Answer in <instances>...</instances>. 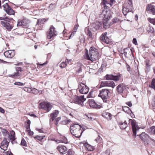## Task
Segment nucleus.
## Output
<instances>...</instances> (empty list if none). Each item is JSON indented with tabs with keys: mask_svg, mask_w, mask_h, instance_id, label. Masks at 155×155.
<instances>
[{
	"mask_svg": "<svg viewBox=\"0 0 155 155\" xmlns=\"http://www.w3.org/2000/svg\"><path fill=\"white\" fill-rule=\"evenodd\" d=\"M15 133L14 131L12 130L10 131V134H9L8 136V139H9V141L10 140L11 142H13L14 141L16 138L15 137Z\"/></svg>",
	"mask_w": 155,
	"mask_h": 155,
	"instance_id": "nucleus-25",
	"label": "nucleus"
},
{
	"mask_svg": "<svg viewBox=\"0 0 155 155\" xmlns=\"http://www.w3.org/2000/svg\"><path fill=\"white\" fill-rule=\"evenodd\" d=\"M55 29V28L53 25L51 26L47 32V37L48 39H53V38L56 36L57 33Z\"/></svg>",
	"mask_w": 155,
	"mask_h": 155,
	"instance_id": "nucleus-7",
	"label": "nucleus"
},
{
	"mask_svg": "<svg viewBox=\"0 0 155 155\" xmlns=\"http://www.w3.org/2000/svg\"><path fill=\"white\" fill-rule=\"evenodd\" d=\"M149 87L153 89L155 91V79H153L150 83L149 85Z\"/></svg>",
	"mask_w": 155,
	"mask_h": 155,
	"instance_id": "nucleus-36",
	"label": "nucleus"
},
{
	"mask_svg": "<svg viewBox=\"0 0 155 155\" xmlns=\"http://www.w3.org/2000/svg\"><path fill=\"white\" fill-rule=\"evenodd\" d=\"M130 9L126 7H124L122 9V12L124 15L126 16L128 13Z\"/></svg>",
	"mask_w": 155,
	"mask_h": 155,
	"instance_id": "nucleus-35",
	"label": "nucleus"
},
{
	"mask_svg": "<svg viewBox=\"0 0 155 155\" xmlns=\"http://www.w3.org/2000/svg\"><path fill=\"white\" fill-rule=\"evenodd\" d=\"M57 150L61 153L64 154L67 153V149L64 146L59 145L57 147Z\"/></svg>",
	"mask_w": 155,
	"mask_h": 155,
	"instance_id": "nucleus-21",
	"label": "nucleus"
},
{
	"mask_svg": "<svg viewBox=\"0 0 155 155\" xmlns=\"http://www.w3.org/2000/svg\"><path fill=\"white\" fill-rule=\"evenodd\" d=\"M130 107H131L132 106V104L131 103L130 101L127 102L126 103Z\"/></svg>",
	"mask_w": 155,
	"mask_h": 155,
	"instance_id": "nucleus-61",
	"label": "nucleus"
},
{
	"mask_svg": "<svg viewBox=\"0 0 155 155\" xmlns=\"http://www.w3.org/2000/svg\"><path fill=\"white\" fill-rule=\"evenodd\" d=\"M0 20H2L0 22L2 25L8 31H10L14 26L11 19L6 17H0Z\"/></svg>",
	"mask_w": 155,
	"mask_h": 155,
	"instance_id": "nucleus-3",
	"label": "nucleus"
},
{
	"mask_svg": "<svg viewBox=\"0 0 155 155\" xmlns=\"http://www.w3.org/2000/svg\"><path fill=\"white\" fill-rule=\"evenodd\" d=\"M110 19V16L104 15V18L103 21V24L104 28H106L108 27H109L110 26V24L108 23Z\"/></svg>",
	"mask_w": 155,
	"mask_h": 155,
	"instance_id": "nucleus-17",
	"label": "nucleus"
},
{
	"mask_svg": "<svg viewBox=\"0 0 155 155\" xmlns=\"http://www.w3.org/2000/svg\"><path fill=\"white\" fill-rule=\"evenodd\" d=\"M4 54L5 57L8 58H12L15 55V51L14 50H9L5 51Z\"/></svg>",
	"mask_w": 155,
	"mask_h": 155,
	"instance_id": "nucleus-16",
	"label": "nucleus"
},
{
	"mask_svg": "<svg viewBox=\"0 0 155 155\" xmlns=\"http://www.w3.org/2000/svg\"><path fill=\"white\" fill-rule=\"evenodd\" d=\"M105 77L107 80H112L117 81L120 80L122 77V75L119 74L117 75H113L112 74H107Z\"/></svg>",
	"mask_w": 155,
	"mask_h": 155,
	"instance_id": "nucleus-11",
	"label": "nucleus"
},
{
	"mask_svg": "<svg viewBox=\"0 0 155 155\" xmlns=\"http://www.w3.org/2000/svg\"><path fill=\"white\" fill-rule=\"evenodd\" d=\"M146 10L147 11H150L153 15H155V7L153 5L151 4L148 5L147 6Z\"/></svg>",
	"mask_w": 155,
	"mask_h": 155,
	"instance_id": "nucleus-23",
	"label": "nucleus"
},
{
	"mask_svg": "<svg viewBox=\"0 0 155 155\" xmlns=\"http://www.w3.org/2000/svg\"><path fill=\"white\" fill-rule=\"evenodd\" d=\"M59 112L58 110H55L52 113H51L50 114V116L51 117V118L50 120V122L51 121H53L54 120L55 118L59 114Z\"/></svg>",
	"mask_w": 155,
	"mask_h": 155,
	"instance_id": "nucleus-27",
	"label": "nucleus"
},
{
	"mask_svg": "<svg viewBox=\"0 0 155 155\" xmlns=\"http://www.w3.org/2000/svg\"><path fill=\"white\" fill-rule=\"evenodd\" d=\"M75 33V32H74V31H73V32H72L71 33V34L70 35V38L74 36V35Z\"/></svg>",
	"mask_w": 155,
	"mask_h": 155,
	"instance_id": "nucleus-64",
	"label": "nucleus"
},
{
	"mask_svg": "<svg viewBox=\"0 0 155 155\" xmlns=\"http://www.w3.org/2000/svg\"><path fill=\"white\" fill-rule=\"evenodd\" d=\"M14 84L18 86H23L24 85V84L22 83L19 82H16L14 83Z\"/></svg>",
	"mask_w": 155,
	"mask_h": 155,
	"instance_id": "nucleus-50",
	"label": "nucleus"
},
{
	"mask_svg": "<svg viewBox=\"0 0 155 155\" xmlns=\"http://www.w3.org/2000/svg\"><path fill=\"white\" fill-rule=\"evenodd\" d=\"M45 110L47 112H49L53 107V104L49 102H43L39 103V107Z\"/></svg>",
	"mask_w": 155,
	"mask_h": 155,
	"instance_id": "nucleus-6",
	"label": "nucleus"
},
{
	"mask_svg": "<svg viewBox=\"0 0 155 155\" xmlns=\"http://www.w3.org/2000/svg\"><path fill=\"white\" fill-rule=\"evenodd\" d=\"M123 110L124 112H127L129 110V108L127 107H123Z\"/></svg>",
	"mask_w": 155,
	"mask_h": 155,
	"instance_id": "nucleus-55",
	"label": "nucleus"
},
{
	"mask_svg": "<svg viewBox=\"0 0 155 155\" xmlns=\"http://www.w3.org/2000/svg\"><path fill=\"white\" fill-rule=\"evenodd\" d=\"M64 117L63 116H62L61 117H58L57 118H56L55 120L57 122H58L60 120H61V122L62 120H64Z\"/></svg>",
	"mask_w": 155,
	"mask_h": 155,
	"instance_id": "nucleus-48",
	"label": "nucleus"
},
{
	"mask_svg": "<svg viewBox=\"0 0 155 155\" xmlns=\"http://www.w3.org/2000/svg\"><path fill=\"white\" fill-rule=\"evenodd\" d=\"M46 21V20L45 18L41 19L39 21V25H41V24H44Z\"/></svg>",
	"mask_w": 155,
	"mask_h": 155,
	"instance_id": "nucleus-53",
	"label": "nucleus"
},
{
	"mask_svg": "<svg viewBox=\"0 0 155 155\" xmlns=\"http://www.w3.org/2000/svg\"><path fill=\"white\" fill-rule=\"evenodd\" d=\"M126 65H127V70L128 71H130V67L129 65L128 64H127Z\"/></svg>",
	"mask_w": 155,
	"mask_h": 155,
	"instance_id": "nucleus-63",
	"label": "nucleus"
},
{
	"mask_svg": "<svg viewBox=\"0 0 155 155\" xmlns=\"http://www.w3.org/2000/svg\"><path fill=\"white\" fill-rule=\"evenodd\" d=\"M4 10L9 15H14V11L9 6L8 3H6L2 6Z\"/></svg>",
	"mask_w": 155,
	"mask_h": 155,
	"instance_id": "nucleus-10",
	"label": "nucleus"
},
{
	"mask_svg": "<svg viewBox=\"0 0 155 155\" xmlns=\"http://www.w3.org/2000/svg\"><path fill=\"white\" fill-rule=\"evenodd\" d=\"M47 64V61L43 63H39V65L40 66H44L45 65Z\"/></svg>",
	"mask_w": 155,
	"mask_h": 155,
	"instance_id": "nucleus-62",
	"label": "nucleus"
},
{
	"mask_svg": "<svg viewBox=\"0 0 155 155\" xmlns=\"http://www.w3.org/2000/svg\"><path fill=\"white\" fill-rule=\"evenodd\" d=\"M60 141L61 142L66 143H67V139L65 137H64L63 138V140H61Z\"/></svg>",
	"mask_w": 155,
	"mask_h": 155,
	"instance_id": "nucleus-54",
	"label": "nucleus"
},
{
	"mask_svg": "<svg viewBox=\"0 0 155 155\" xmlns=\"http://www.w3.org/2000/svg\"><path fill=\"white\" fill-rule=\"evenodd\" d=\"M26 131L28 133V134L30 136H31L34 134L33 132L30 129H29V130L28 129L26 130Z\"/></svg>",
	"mask_w": 155,
	"mask_h": 155,
	"instance_id": "nucleus-51",
	"label": "nucleus"
},
{
	"mask_svg": "<svg viewBox=\"0 0 155 155\" xmlns=\"http://www.w3.org/2000/svg\"><path fill=\"white\" fill-rule=\"evenodd\" d=\"M110 91L107 89H103L100 91V93L98 96L100 97L104 102H107L109 99Z\"/></svg>",
	"mask_w": 155,
	"mask_h": 155,
	"instance_id": "nucleus-5",
	"label": "nucleus"
},
{
	"mask_svg": "<svg viewBox=\"0 0 155 155\" xmlns=\"http://www.w3.org/2000/svg\"><path fill=\"white\" fill-rule=\"evenodd\" d=\"M71 122V120H67L66 117H64V120H62L60 123L61 124H66L69 123Z\"/></svg>",
	"mask_w": 155,
	"mask_h": 155,
	"instance_id": "nucleus-38",
	"label": "nucleus"
},
{
	"mask_svg": "<svg viewBox=\"0 0 155 155\" xmlns=\"http://www.w3.org/2000/svg\"><path fill=\"white\" fill-rule=\"evenodd\" d=\"M114 1H102V4L104 5V7H111L113 5Z\"/></svg>",
	"mask_w": 155,
	"mask_h": 155,
	"instance_id": "nucleus-24",
	"label": "nucleus"
},
{
	"mask_svg": "<svg viewBox=\"0 0 155 155\" xmlns=\"http://www.w3.org/2000/svg\"><path fill=\"white\" fill-rule=\"evenodd\" d=\"M16 72L11 75V77L14 78H16L18 77L21 76L23 71L21 67H17L16 68Z\"/></svg>",
	"mask_w": 155,
	"mask_h": 155,
	"instance_id": "nucleus-13",
	"label": "nucleus"
},
{
	"mask_svg": "<svg viewBox=\"0 0 155 155\" xmlns=\"http://www.w3.org/2000/svg\"><path fill=\"white\" fill-rule=\"evenodd\" d=\"M21 146H24L25 147L27 146V142L24 138H22L21 140Z\"/></svg>",
	"mask_w": 155,
	"mask_h": 155,
	"instance_id": "nucleus-42",
	"label": "nucleus"
},
{
	"mask_svg": "<svg viewBox=\"0 0 155 155\" xmlns=\"http://www.w3.org/2000/svg\"><path fill=\"white\" fill-rule=\"evenodd\" d=\"M139 135H140V137L141 139L144 142L145 145H147L148 143H147V140L149 138V137L148 135L145 132L142 133L140 134H137L138 136Z\"/></svg>",
	"mask_w": 155,
	"mask_h": 155,
	"instance_id": "nucleus-19",
	"label": "nucleus"
},
{
	"mask_svg": "<svg viewBox=\"0 0 155 155\" xmlns=\"http://www.w3.org/2000/svg\"><path fill=\"white\" fill-rule=\"evenodd\" d=\"M81 125L78 124L71 125L70 127V131L71 134L76 137H80L83 133V130H81Z\"/></svg>",
	"mask_w": 155,
	"mask_h": 155,
	"instance_id": "nucleus-2",
	"label": "nucleus"
},
{
	"mask_svg": "<svg viewBox=\"0 0 155 155\" xmlns=\"http://www.w3.org/2000/svg\"><path fill=\"white\" fill-rule=\"evenodd\" d=\"M102 23L99 21H97L93 25V27L96 30H97L101 27Z\"/></svg>",
	"mask_w": 155,
	"mask_h": 155,
	"instance_id": "nucleus-31",
	"label": "nucleus"
},
{
	"mask_svg": "<svg viewBox=\"0 0 155 155\" xmlns=\"http://www.w3.org/2000/svg\"><path fill=\"white\" fill-rule=\"evenodd\" d=\"M129 121L132 127L133 134L134 135L136 136L137 132L140 129V127L135 120L130 119L129 120Z\"/></svg>",
	"mask_w": 155,
	"mask_h": 155,
	"instance_id": "nucleus-8",
	"label": "nucleus"
},
{
	"mask_svg": "<svg viewBox=\"0 0 155 155\" xmlns=\"http://www.w3.org/2000/svg\"><path fill=\"white\" fill-rule=\"evenodd\" d=\"M29 21L26 19H23L22 20H18V22L17 26H22L23 27L28 26Z\"/></svg>",
	"mask_w": 155,
	"mask_h": 155,
	"instance_id": "nucleus-15",
	"label": "nucleus"
},
{
	"mask_svg": "<svg viewBox=\"0 0 155 155\" xmlns=\"http://www.w3.org/2000/svg\"><path fill=\"white\" fill-rule=\"evenodd\" d=\"M78 89L80 93L83 94H87L89 91L88 87L83 84L78 85Z\"/></svg>",
	"mask_w": 155,
	"mask_h": 155,
	"instance_id": "nucleus-9",
	"label": "nucleus"
},
{
	"mask_svg": "<svg viewBox=\"0 0 155 155\" xmlns=\"http://www.w3.org/2000/svg\"><path fill=\"white\" fill-rule=\"evenodd\" d=\"M124 53L125 57L128 58L132 54L131 49L130 48H126L124 50Z\"/></svg>",
	"mask_w": 155,
	"mask_h": 155,
	"instance_id": "nucleus-26",
	"label": "nucleus"
},
{
	"mask_svg": "<svg viewBox=\"0 0 155 155\" xmlns=\"http://www.w3.org/2000/svg\"><path fill=\"white\" fill-rule=\"evenodd\" d=\"M102 139V138L101 137L99 136H98V137L95 139V141L98 142L99 141H100Z\"/></svg>",
	"mask_w": 155,
	"mask_h": 155,
	"instance_id": "nucleus-56",
	"label": "nucleus"
},
{
	"mask_svg": "<svg viewBox=\"0 0 155 155\" xmlns=\"http://www.w3.org/2000/svg\"><path fill=\"white\" fill-rule=\"evenodd\" d=\"M127 126V124H124V123H121L120 125V128L122 129H125Z\"/></svg>",
	"mask_w": 155,
	"mask_h": 155,
	"instance_id": "nucleus-46",
	"label": "nucleus"
},
{
	"mask_svg": "<svg viewBox=\"0 0 155 155\" xmlns=\"http://www.w3.org/2000/svg\"><path fill=\"white\" fill-rule=\"evenodd\" d=\"M125 89V87L123 84H120L117 87V90L118 93L120 94L123 93Z\"/></svg>",
	"mask_w": 155,
	"mask_h": 155,
	"instance_id": "nucleus-28",
	"label": "nucleus"
},
{
	"mask_svg": "<svg viewBox=\"0 0 155 155\" xmlns=\"http://www.w3.org/2000/svg\"><path fill=\"white\" fill-rule=\"evenodd\" d=\"M133 42L135 45H137V39L135 38H134L133 39Z\"/></svg>",
	"mask_w": 155,
	"mask_h": 155,
	"instance_id": "nucleus-58",
	"label": "nucleus"
},
{
	"mask_svg": "<svg viewBox=\"0 0 155 155\" xmlns=\"http://www.w3.org/2000/svg\"><path fill=\"white\" fill-rule=\"evenodd\" d=\"M123 7H126L132 10L133 8L132 1H126L124 4Z\"/></svg>",
	"mask_w": 155,
	"mask_h": 155,
	"instance_id": "nucleus-22",
	"label": "nucleus"
},
{
	"mask_svg": "<svg viewBox=\"0 0 155 155\" xmlns=\"http://www.w3.org/2000/svg\"><path fill=\"white\" fill-rule=\"evenodd\" d=\"M86 58L92 61L99 59V54L97 50L94 47L90 48L89 53H86Z\"/></svg>",
	"mask_w": 155,
	"mask_h": 155,
	"instance_id": "nucleus-1",
	"label": "nucleus"
},
{
	"mask_svg": "<svg viewBox=\"0 0 155 155\" xmlns=\"http://www.w3.org/2000/svg\"><path fill=\"white\" fill-rule=\"evenodd\" d=\"M24 90L25 91L30 93H31L32 91V88H31L25 87Z\"/></svg>",
	"mask_w": 155,
	"mask_h": 155,
	"instance_id": "nucleus-49",
	"label": "nucleus"
},
{
	"mask_svg": "<svg viewBox=\"0 0 155 155\" xmlns=\"http://www.w3.org/2000/svg\"><path fill=\"white\" fill-rule=\"evenodd\" d=\"M87 117L90 120H92L94 119V116L93 115L91 114H88L87 115Z\"/></svg>",
	"mask_w": 155,
	"mask_h": 155,
	"instance_id": "nucleus-47",
	"label": "nucleus"
},
{
	"mask_svg": "<svg viewBox=\"0 0 155 155\" xmlns=\"http://www.w3.org/2000/svg\"><path fill=\"white\" fill-rule=\"evenodd\" d=\"M71 61V60H68L67 59L65 62H63L60 64V67L62 68H65L67 66L68 64Z\"/></svg>",
	"mask_w": 155,
	"mask_h": 155,
	"instance_id": "nucleus-30",
	"label": "nucleus"
},
{
	"mask_svg": "<svg viewBox=\"0 0 155 155\" xmlns=\"http://www.w3.org/2000/svg\"><path fill=\"white\" fill-rule=\"evenodd\" d=\"M9 142V139H7L6 138H4L3 140L1 143V148L4 150H6Z\"/></svg>",
	"mask_w": 155,
	"mask_h": 155,
	"instance_id": "nucleus-14",
	"label": "nucleus"
},
{
	"mask_svg": "<svg viewBox=\"0 0 155 155\" xmlns=\"http://www.w3.org/2000/svg\"><path fill=\"white\" fill-rule=\"evenodd\" d=\"M150 129L151 130L152 133L153 134H155V127L154 126H152L151 127Z\"/></svg>",
	"mask_w": 155,
	"mask_h": 155,
	"instance_id": "nucleus-52",
	"label": "nucleus"
},
{
	"mask_svg": "<svg viewBox=\"0 0 155 155\" xmlns=\"http://www.w3.org/2000/svg\"><path fill=\"white\" fill-rule=\"evenodd\" d=\"M100 86L101 87H109L114 88L116 86V84L113 81H102L101 83Z\"/></svg>",
	"mask_w": 155,
	"mask_h": 155,
	"instance_id": "nucleus-12",
	"label": "nucleus"
},
{
	"mask_svg": "<svg viewBox=\"0 0 155 155\" xmlns=\"http://www.w3.org/2000/svg\"><path fill=\"white\" fill-rule=\"evenodd\" d=\"M146 29L148 33H153L154 31V28L152 27H151L150 26H147Z\"/></svg>",
	"mask_w": 155,
	"mask_h": 155,
	"instance_id": "nucleus-40",
	"label": "nucleus"
},
{
	"mask_svg": "<svg viewBox=\"0 0 155 155\" xmlns=\"http://www.w3.org/2000/svg\"><path fill=\"white\" fill-rule=\"evenodd\" d=\"M31 93L34 94H36L39 92L38 90L35 88H32Z\"/></svg>",
	"mask_w": 155,
	"mask_h": 155,
	"instance_id": "nucleus-45",
	"label": "nucleus"
},
{
	"mask_svg": "<svg viewBox=\"0 0 155 155\" xmlns=\"http://www.w3.org/2000/svg\"><path fill=\"white\" fill-rule=\"evenodd\" d=\"M0 112L2 114H4L5 112L4 110L1 107H0Z\"/></svg>",
	"mask_w": 155,
	"mask_h": 155,
	"instance_id": "nucleus-59",
	"label": "nucleus"
},
{
	"mask_svg": "<svg viewBox=\"0 0 155 155\" xmlns=\"http://www.w3.org/2000/svg\"><path fill=\"white\" fill-rule=\"evenodd\" d=\"M45 137V135H41L39 134V141H41L42 140L44 139Z\"/></svg>",
	"mask_w": 155,
	"mask_h": 155,
	"instance_id": "nucleus-57",
	"label": "nucleus"
},
{
	"mask_svg": "<svg viewBox=\"0 0 155 155\" xmlns=\"http://www.w3.org/2000/svg\"><path fill=\"white\" fill-rule=\"evenodd\" d=\"M102 115L103 117L106 118L108 120H111L112 117V115L111 114L106 111H103L102 114Z\"/></svg>",
	"mask_w": 155,
	"mask_h": 155,
	"instance_id": "nucleus-29",
	"label": "nucleus"
},
{
	"mask_svg": "<svg viewBox=\"0 0 155 155\" xmlns=\"http://www.w3.org/2000/svg\"><path fill=\"white\" fill-rule=\"evenodd\" d=\"M147 20L150 23L153 25H155V18H147Z\"/></svg>",
	"mask_w": 155,
	"mask_h": 155,
	"instance_id": "nucleus-41",
	"label": "nucleus"
},
{
	"mask_svg": "<svg viewBox=\"0 0 155 155\" xmlns=\"http://www.w3.org/2000/svg\"><path fill=\"white\" fill-rule=\"evenodd\" d=\"M148 145L153 144L155 142V140L149 137V138L147 140Z\"/></svg>",
	"mask_w": 155,
	"mask_h": 155,
	"instance_id": "nucleus-39",
	"label": "nucleus"
},
{
	"mask_svg": "<svg viewBox=\"0 0 155 155\" xmlns=\"http://www.w3.org/2000/svg\"><path fill=\"white\" fill-rule=\"evenodd\" d=\"M2 132L3 135L4 136L5 138H6V137H8L9 133L7 130L5 129H3L2 130Z\"/></svg>",
	"mask_w": 155,
	"mask_h": 155,
	"instance_id": "nucleus-34",
	"label": "nucleus"
},
{
	"mask_svg": "<svg viewBox=\"0 0 155 155\" xmlns=\"http://www.w3.org/2000/svg\"><path fill=\"white\" fill-rule=\"evenodd\" d=\"M84 146L87 150L88 151H92L94 149V148L93 146H92L88 143H85L84 144Z\"/></svg>",
	"mask_w": 155,
	"mask_h": 155,
	"instance_id": "nucleus-33",
	"label": "nucleus"
},
{
	"mask_svg": "<svg viewBox=\"0 0 155 155\" xmlns=\"http://www.w3.org/2000/svg\"><path fill=\"white\" fill-rule=\"evenodd\" d=\"M107 33L103 34L100 37L101 41L106 44H109L110 42V40L107 36Z\"/></svg>",
	"mask_w": 155,
	"mask_h": 155,
	"instance_id": "nucleus-20",
	"label": "nucleus"
},
{
	"mask_svg": "<svg viewBox=\"0 0 155 155\" xmlns=\"http://www.w3.org/2000/svg\"><path fill=\"white\" fill-rule=\"evenodd\" d=\"M78 28V26L77 25H75V26L74 27V32H76V31Z\"/></svg>",
	"mask_w": 155,
	"mask_h": 155,
	"instance_id": "nucleus-60",
	"label": "nucleus"
},
{
	"mask_svg": "<svg viewBox=\"0 0 155 155\" xmlns=\"http://www.w3.org/2000/svg\"><path fill=\"white\" fill-rule=\"evenodd\" d=\"M85 33L87 34V35L90 37L92 38V34L91 32L90 31L89 28H86L85 29Z\"/></svg>",
	"mask_w": 155,
	"mask_h": 155,
	"instance_id": "nucleus-37",
	"label": "nucleus"
},
{
	"mask_svg": "<svg viewBox=\"0 0 155 155\" xmlns=\"http://www.w3.org/2000/svg\"><path fill=\"white\" fill-rule=\"evenodd\" d=\"M113 22L114 23H120L121 22V20L118 18H115L113 20Z\"/></svg>",
	"mask_w": 155,
	"mask_h": 155,
	"instance_id": "nucleus-43",
	"label": "nucleus"
},
{
	"mask_svg": "<svg viewBox=\"0 0 155 155\" xmlns=\"http://www.w3.org/2000/svg\"><path fill=\"white\" fill-rule=\"evenodd\" d=\"M110 153V150H107L105 151L102 152L101 153V155H109Z\"/></svg>",
	"mask_w": 155,
	"mask_h": 155,
	"instance_id": "nucleus-44",
	"label": "nucleus"
},
{
	"mask_svg": "<svg viewBox=\"0 0 155 155\" xmlns=\"http://www.w3.org/2000/svg\"><path fill=\"white\" fill-rule=\"evenodd\" d=\"M88 103L91 107L96 109L100 108L101 105L97 104L93 99H89L88 101Z\"/></svg>",
	"mask_w": 155,
	"mask_h": 155,
	"instance_id": "nucleus-18",
	"label": "nucleus"
},
{
	"mask_svg": "<svg viewBox=\"0 0 155 155\" xmlns=\"http://www.w3.org/2000/svg\"><path fill=\"white\" fill-rule=\"evenodd\" d=\"M31 124V121L29 120H27L25 122L24 125L25 127L26 128V130L30 129V125Z\"/></svg>",
	"mask_w": 155,
	"mask_h": 155,
	"instance_id": "nucleus-32",
	"label": "nucleus"
},
{
	"mask_svg": "<svg viewBox=\"0 0 155 155\" xmlns=\"http://www.w3.org/2000/svg\"><path fill=\"white\" fill-rule=\"evenodd\" d=\"M86 99L84 98V95L81 96H78L76 95L72 96L70 100V102L71 103L77 104L83 106L84 105V102Z\"/></svg>",
	"mask_w": 155,
	"mask_h": 155,
	"instance_id": "nucleus-4",
	"label": "nucleus"
}]
</instances>
